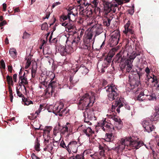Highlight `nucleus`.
Wrapping results in <instances>:
<instances>
[{"instance_id":"nucleus-1","label":"nucleus","mask_w":159,"mask_h":159,"mask_svg":"<svg viewBox=\"0 0 159 159\" xmlns=\"http://www.w3.org/2000/svg\"><path fill=\"white\" fill-rule=\"evenodd\" d=\"M79 99L77 101L79 109L85 110L83 113L84 121L88 124L89 123V125H91L92 123L89 122V120H96L97 118L95 116L94 111L88 108L93 106L94 102L95 97L93 95L90 96L89 93H86Z\"/></svg>"},{"instance_id":"nucleus-2","label":"nucleus","mask_w":159,"mask_h":159,"mask_svg":"<svg viewBox=\"0 0 159 159\" xmlns=\"http://www.w3.org/2000/svg\"><path fill=\"white\" fill-rule=\"evenodd\" d=\"M43 78V81L41 79V82L43 85L47 88L45 90V95L46 97L48 98L52 96V93L54 92L55 88L57 87V83L52 79L49 82L51 79L45 76V78Z\"/></svg>"},{"instance_id":"nucleus-3","label":"nucleus","mask_w":159,"mask_h":159,"mask_svg":"<svg viewBox=\"0 0 159 159\" xmlns=\"http://www.w3.org/2000/svg\"><path fill=\"white\" fill-rule=\"evenodd\" d=\"M121 144L124 145L125 148L126 147V148L127 147L134 148L136 149H139L143 144V143L134 139L133 136L126 137L125 139H122L120 140Z\"/></svg>"},{"instance_id":"nucleus-4","label":"nucleus","mask_w":159,"mask_h":159,"mask_svg":"<svg viewBox=\"0 0 159 159\" xmlns=\"http://www.w3.org/2000/svg\"><path fill=\"white\" fill-rule=\"evenodd\" d=\"M137 75H131L129 74V82L131 89H133L134 92L135 93L139 91L141 89L138 87L139 84V80L141 74L138 72H137Z\"/></svg>"},{"instance_id":"nucleus-5","label":"nucleus","mask_w":159,"mask_h":159,"mask_svg":"<svg viewBox=\"0 0 159 159\" xmlns=\"http://www.w3.org/2000/svg\"><path fill=\"white\" fill-rule=\"evenodd\" d=\"M117 86L113 84L107 85L103 89H105L107 93V96L110 101H112L117 98L119 95Z\"/></svg>"},{"instance_id":"nucleus-6","label":"nucleus","mask_w":159,"mask_h":159,"mask_svg":"<svg viewBox=\"0 0 159 159\" xmlns=\"http://www.w3.org/2000/svg\"><path fill=\"white\" fill-rule=\"evenodd\" d=\"M93 36L92 33L91 32H89L84 38V45L83 48L84 49L89 50L90 49L91 47H93L95 40V37L93 38Z\"/></svg>"},{"instance_id":"nucleus-7","label":"nucleus","mask_w":159,"mask_h":159,"mask_svg":"<svg viewBox=\"0 0 159 159\" xmlns=\"http://www.w3.org/2000/svg\"><path fill=\"white\" fill-rule=\"evenodd\" d=\"M114 34L111 36L110 43L112 46L116 45L119 43L120 34L118 30L115 31Z\"/></svg>"},{"instance_id":"nucleus-8","label":"nucleus","mask_w":159,"mask_h":159,"mask_svg":"<svg viewBox=\"0 0 159 159\" xmlns=\"http://www.w3.org/2000/svg\"><path fill=\"white\" fill-rule=\"evenodd\" d=\"M78 145L75 141H70L67 146V151L69 153H71V151L73 153H76L77 152Z\"/></svg>"},{"instance_id":"nucleus-9","label":"nucleus","mask_w":159,"mask_h":159,"mask_svg":"<svg viewBox=\"0 0 159 159\" xmlns=\"http://www.w3.org/2000/svg\"><path fill=\"white\" fill-rule=\"evenodd\" d=\"M142 124L143 127L148 133L152 132L155 128L154 126L152 125V122L151 120H144L142 122Z\"/></svg>"},{"instance_id":"nucleus-10","label":"nucleus","mask_w":159,"mask_h":159,"mask_svg":"<svg viewBox=\"0 0 159 159\" xmlns=\"http://www.w3.org/2000/svg\"><path fill=\"white\" fill-rule=\"evenodd\" d=\"M116 57L115 60L112 61V63L113 61L115 62H117L118 63L120 62V70L123 71H125L126 69V67L128 64L126 62V60L125 62H123L122 61V59L121 57V56H120V54H117L116 55Z\"/></svg>"},{"instance_id":"nucleus-11","label":"nucleus","mask_w":159,"mask_h":159,"mask_svg":"<svg viewBox=\"0 0 159 159\" xmlns=\"http://www.w3.org/2000/svg\"><path fill=\"white\" fill-rule=\"evenodd\" d=\"M114 54L112 52V53L110 52L107 55L105 58L104 62L102 65V67L104 68H107L110 65L112 61V58Z\"/></svg>"},{"instance_id":"nucleus-12","label":"nucleus","mask_w":159,"mask_h":159,"mask_svg":"<svg viewBox=\"0 0 159 159\" xmlns=\"http://www.w3.org/2000/svg\"><path fill=\"white\" fill-rule=\"evenodd\" d=\"M72 48L71 47H65L63 46H60L58 48V51L62 56H65L67 54L70 53L72 52Z\"/></svg>"},{"instance_id":"nucleus-13","label":"nucleus","mask_w":159,"mask_h":159,"mask_svg":"<svg viewBox=\"0 0 159 159\" xmlns=\"http://www.w3.org/2000/svg\"><path fill=\"white\" fill-rule=\"evenodd\" d=\"M98 125L99 126H101L102 129L104 131H109L112 125L110 123L107 122L105 119L98 123Z\"/></svg>"},{"instance_id":"nucleus-14","label":"nucleus","mask_w":159,"mask_h":159,"mask_svg":"<svg viewBox=\"0 0 159 159\" xmlns=\"http://www.w3.org/2000/svg\"><path fill=\"white\" fill-rule=\"evenodd\" d=\"M104 6V11L105 14H107L112 10L113 5L111 3L107 2L106 1L103 2Z\"/></svg>"},{"instance_id":"nucleus-15","label":"nucleus","mask_w":159,"mask_h":159,"mask_svg":"<svg viewBox=\"0 0 159 159\" xmlns=\"http://www.w3.org/2000/svg\"><path fill=\"white\" fill-rule=\"evenodd\" d=\"M126 62L128 64L126 67L125 72H128L131 75H136L137 72L132 69V63L129 60H126Z\"/></svg>"},{"instance_id":"nucleus-16","label":"nucleus","mask_w":159,"mask_h":159,"mask_svg":"<svg viewBox=\"0 0 159 159\" xmlns=\"http://www.w3.org/2000/svg\"><path fill=\"white\" fill-rule=\"evenodd\" d=\"M78 70L83 75H86L89 71L88 69L83 64H81L80 66H76L75 70H74V72L75 73Z\"/></svg>"},{"instance_id":"nucleus-17","label":"nucleus","mask_w":159,"mask_h":159,"mask_svg":"<svg viewBox=\"0 0 159 159\" xmlns=\"http://www.w3.org/2000/svg\"><path fill=\"white\" fill-rule=\"evenodd\" d=\"M64 106V105L62 103H60L58 106H55L53 109V113L55 115L59 116Z\"/></svg>"},{"instance_id":"nucleus-18","label":"nucleus","mask_w":159,"mask_h":159,"mask_svg":"<svg viewBox=\"0 0 159 159\" xmlns=\"http://www.w3.org/2000/svg\"><path fill=\"white\" fill-rule=\"evenodd\" d=\"M92 30L95 33L96 35L95 36V37L96 35H98L101 34L103 32V29L101 25H97L95 26H93L92 28Z\"/></svg>"},{"instance_id":"nucleus-19","label":"nucleus","mask_w":159,"mask_h":159,"mask_svg":"<svg viewBox=\"0 0 159 159\" xmlns=\"http://www.w3.org/2000/svg\"><path fill=\"white\" fill-rule=\"evenodd\" d=\"M116 107H117V108L116 109V111L118 113H119L120 112V108L121 107H123L124 104L121 102L120 99H116Z\"/></svg>"},{"instance_id":"nucleus-20","label":"nucleus","mask_w":159,"mask_h":159,"mask_svg":"<svg viewBox=\"0 0 159 159\" xmlns=\"http://www.w3.org/2000/svg\"><path fill=\"white\" fill-rule=\"evenodd\" d=\"M114 139V136H113V134H106L105 138V140L106 141L109 142H111L113 141Z\"/></svg>"},{"instance_id":"nucleus-21","label":"nucleus","mask_w":159,"mask_h":159,"mask_svg":"<svg viewBox=\"0 0 159 159\" xmlns=\"http://www.w3.org/2000/svg\"><path fill=\"white\" fill-rule=\"evenodd\" d=\"M158 112H156L155 113H154L153 115L151 116L150 120H151L152 122V121H157L159 120V113L158 112L159 111V108H158Z\"/></svg>"},{"instance_id":"nucleus-22","label":"nucleus","mask_w":159,"mask_h":159,"mask_svg":"<svg viewBox=\"0 0 159 159\" xmlns=\"http://www.w3.org/2000/svg\"><path fill=\"white\" fill-rule=\"evenodd\" d=\"M140 93L138 96L137 99L138 100H139L140 101H142L145 99L143 96H145L146 95H145L143 92V91H144L143 89H141L140 90Z\"/></svg>"},{"instance_id":"nucleus-23","label":"nucleus","mask_w":159,"mask_h":159,"mask_svg":"<svg viewBox=\"0 0 159 159\" xmlns=\"http://www.w3.org/2000/svg\"><path fill=\"white\" fill-rule=\"evenodd\" d=\"M69 19V20L72 21L74 19H71L70 17V14H68L67 16L65 15H62L60 16V20L61 22H63L67 19Z\"/></svg>"},{"instance_id":"nucleus-24","label":"nucleus","mask_w":159,"mask_h":159,"mask_svg":"<svg viewBox=\"0 0 159 159\" xmlns=\"http://www.w3.org/2000/svg\"><path fill=\"white\" fill-rule=\"evenodd\" d=\"M19 79L21 80V81L20 84H23L25 89H26V88L25 86V85L27 84H28V82L27 78H26V77H24L22 78V76H20Z\"/></svg>"},{"instance_id":"nucleus-25","label":"nucleus","mask_w":159,"mask_h":159,"mask_svg":"<svg viewBox=\"0 0 159 159\" xmlns=\"http://www.w3.org/2000/svg\"><path fill=\"white\" fill-rule=\"evenodd\" d=\"M83 131L88 137H89L91 134L94 133V131L92 130L91 128L89 127L86 129H83Z\"/></svg>"},{"instance_id":"nucleus-26","label":"nucleus","mask_w":159,"mask_h":159,"mask_svg":"<svg viewBox=\"0 0 159 159\" xmlns=\"http://www.w3.org/2000/svg\"><path fill=\"white\" fill-rule=\"evenodd\" d=\"M70 159H84V154H76L75 156L73 155L70 157Z\"/></svg>"},{"instance_id":"nucleus-27","label":"nucleus","mask_w":159,"mask_h":159,"mask_svg":"<svg viewBox=\"0 0 159 159\" xmlns=\"http://www.w3.org/2000/svg\"><path fill=\"white\" fill-rule=\"evenodd\" d=\"M9 53L11 56L13 58H15L16 56V50L14 48H11L9 50Z\"/></svg>"},{"instance_id":"nucleus-28","label":"nucleus","mask_w":159,"mask_h":159,"mask_svg":"<svg viewBox=\"0 0 159 159\" xmlns=\"http://www.w3.org/2000/svg\"><path fill=\"white\" fill-rule=\"evenodd\" d=\"M112 19L106 17L104 20L103 21V24L105 26L108 27L110 25V22Z\"/></svg>"},{"instance_id":"nucleus-29","label":"nucleus","mask_w":159,"mask_h":159,"mask_svg":"<svg viewBox=\"0 0 159 159\" xmlns=\"http://www.w3.org/2000/svg\"><path fill=\"white\" fill-rule=\"evenodd\" d=\"M90 156L94 159H100L102 157L98 152H95L93 154L90 155Z\"/></svg>"},{"instance_id":"nucleus-30","label":"nucleus","mask_w":159,"mask_h":159,"mask_svg":"<svg viewBox=\"0 0 159 159\" xmlns=\"http://www.w3.org/2000/svg\"><path fill=\"white\" fill-rule=\"evenodd\" d=\"M60 24L63 26L66 27V28H68V29H72L73 26L70 25V24L69 23H68L66 21H65L64 22H62Z\"/></svg>"},{"instance_id":"nucleus-31","label":"nucleus","mask_w":159,"mask_h":159,"mask_svg":"<svg viewBox=\"0 0 159 159\" xmlns=\"http://www.w3.org/2000/svg\"><path fill=\"white\" fill-rule=\"evenodd\" d=\"M7 81L8 84L10 85L11 84L12 86L14 85L13 82L11 77L8 75L6 77Z\"/></svg>"},{"instance_id":"nucleus-32","label":"nucleus","mask_w":159,"mask_h":159,"mask_svg":"<svg viewBox=\"0 0 159 159\" xmlns=\"http://www.w3.org/2000/svg\"><path fill=\"white\" fill-rule=\"evenodd\" d=\"M91 4H92V6H93L94 7H95V9H94V11L95 10L96 12V11H97L100 12V9L99 8L97 7V5L98 4V2H96L95 1H93L91 2Z\"/></svg>"},{"instance_id":"nucleus-33","label":"nucleus","mask_w":159,"mask_h":159,"mask_svg":"<svg viewBox=\"0 0 159 159\" xmlns=\"http://www.w3.org/2000/svg\"><path fill=\"white\" fill-rule=\"evenodd\" d=\"M22 102L24 103V104L26 105H29L30 104H32L33 102L31 101H29L27 98L25 97L22 98Z\"/></svg>"},{"instance_id":"nucleus-34","label":"nucleus","mask_w":159,"mask_h":159,"mask_svg":"<svg viewBox=\"0 0 159 159\" xmlns=\"http://www.w3.org/2000/svg\"><path fill=\"white\" fill-rule=\"evenodd\" d=\"M145 96L148 97V98L149 100H153L154 99H156L157 98H159V96L156 97L155 94H152V95H146Z\"/></svg>"},{"instance_id":"nucleus-35","label":"nucleus","mask_w":159,"mask_h":159,"mask_svg":"<svg viewBox=\"0 0 159 159\" xmlns=\"http://www.w3.org/2000/svg\"><path fill=\"white\" fill-rule=\"evenodd\" d=\"M43 53L44 54L50 55L51 53V51L49 48L46 47L43 49Z\"/></svg>"},{"instance_id":"nucleus-36","label":"nucleus","mask_w":159,"mask_h":159,"mask_svg":"<svg viewBox=\"0 0 159 159\" xmlns=\"http://www.w3.org/2000/svg\"><path fill=\"white\" fill-rule=\"evenodd\" d=\"M9 92L10 94V101L11 102H12L13 96L12 95V88L10 85L8 86Z\"/></svg>"},{"instance_id":"nucleus-37","label":"nucleus","mask_w":159,"mask_h":159,"mask_svg":"<svg viewBox=\"0 0 159 159\" xmlns=\"http://www.w3.org/2000/svg\"><path fill=\"white\" fill-rule=\"evenodd\" d=\"M69 110L67 108H65L62 109L59 116H62L63 115H65L67 113L68 114Z\"/></svg>"},{"instance_id":"nucleus-38","label":"nucleus","mask_w":159,"mask_h":159,"mask_svg":"<svg viewBox=\"0 0 159 159\" xmlns=\"http://www.w3.org/2000/svg\"><path fill=\"white\" fill-rule=\"evenodd\" d=\"M136 57V54H135L134 53H132L129 56V58L127 59L126 60H129L131 61V63H132L133 61V60Z\"/></svg>"},{"instance_id":"nucleus-39","label":"nucleus","mask_w":159,"mask_h":159,"mask_svg":"<svg viewBox=\"0 0 159 159\" xmlns=\"http://www.w3.org/2000/svg\"><path fill=\"white\" fill-rule=\"evenodd\" d=\"M39 147H40V143H39V141L38 139V138H37L36 141H35V150L36 151H40L39 150Z\"/></svg>"},{"instance_id":"nucleus-40","label":"nucleus","mask_w":159,"mask_h":159,"mask_svg":"<svg viewBox=\"0 0 159 159\" xmlns=\"http://www.w3.org/2000/svg\"><path fill=\"white\" fill-rule=\"evenodd\" d=\"M80 38L79 36H78L77 38H75L72 41V44H75V45L76 46V44L80 41Z\"/></svg>"},{"instance_id":"nucleus-41","label":"nucleus","mask_w":159,"mask_h":159,"mask_svg":"<svg viewBox=\"0 0 159 159\" xmlns=\"http://www.w3.org/2000/svg\"><path fill=\"white\" fill-rule=\"evenodd\" d=\"M123 32L125 34H127L128 33H129L131 34H133L134 32L132 29L129 28L125 29V30L123 31Z\"/></svg>"},{"instance_id":"nucleus-42","label":"nucleus","mask_w":159,"mask_h":159,"mask_svg":"<svg viewBox=\"0 0 159 159\" xmlns=\"http://www.w3.org/2000/svg\"><path fill=\"white\" fill-rule=\"evenodd\" d=\"M52 148L51 144H49L44 148L43 149L44 151H48L50 152V151L51 150Z\"/></svg>"},{"instance_id":"nucleus-43","label":"nucleus","mask_w":159,"mask_h":159,"mask_svg":"<svg viewBox=\"0 0 159 159\" xmlns=\"http://www.w3.org/2000/svg\"><path fill=\"white\" fill-rule=\"evenodd\" d=\"M5 65L4 60L3 59H1L0 61V68L5 69Z\"/></svg>"},{"instance_id":"nucleus-44","label":"nucleus","mask_w":159,"mask_h":159,"mask_svg":"<svg viewBox=\"0 0 159 159\" xmlns=\"http://www.w3.org/2000/svg\"><path fill=\"white\" fill-rule=\"evenodd\" d=\"M30 34L25 31L23 33V35L22 37L23 39H26L29 38L30 37Z\"/></svg>"},{"instance_id":"nucleus-45","label":"nucleus","mask_w":159,"mask_h":159,"mask_svg":"<svg viewBox=\"0 0 159 159\" xmlns=\"http://www.w3.org/2000/svg\"><path fill=\"white\" fill-rule=\"evenodd\" d=\"M68 131V128L66 125L62 127V129L61 133L64 134L65 133Z\"/></svg>"},{"instance_id":"nucleus-46","label":"nucleus","mask_w":159,"mask_h":159,"mask_svg":"<svg viewBox=\"0 0 159 159\" xmlns=\"http://www.w3.org/2000/svg\"><path fill=\"white\" fill-rule=\"evenodd\" d=\"M52 127L50 126H46L43 130L44 132H47L48 134L50 133V130L52 129Z\"/></svg>"},{"instance_id":"nucleus-47","label":"nucleus","mask_w":159,"mask_h":159,"mask_svg":"<svg viewBox=\"0 0 159 159\" xmlns=\"http://www.w3.org/2000/svg\"><path fill=\"white\" fill-rule=\"evenodd\" d=\"M48 29V25L46 22L44 23L42 25L41 30H44Z\"/></svg>"},{"instance_id":"nucleus-48","label":"nucleus","mask_w":159,"mask_h":159,"mask_svg":"<svg viewBox=\"0 0 159 159\" xmlns=\"http://www.w3.org/2000/svg\"><path fill=\"white\" fill-rule=\"evenodd\" d=\"M60 145L62 148L66 149L67 150V146H66L64 141H61L60 143Z\"/></svg>"},{"instance_id":"nucleus-49","label":"nucleus","mask_w":159,"mask_h":159,"mask_svg":"<svg viewBox=\"0 0 159 159\" xmlns=\"http://www.w3.org/2000/svg\"><path fill=\"white\" fill-rule=\"evenodd\" d=\"M119 4H123V3H126L128 2L130 0H117Z\"/></svg>"},{"instance_id":"nucleus-50","label":"nucleus","mask_w":159,"mask_h":159,"mask_svg":"<svg viewBox=\"0 0 159 159\" xmlns=\"http://www.w3.org/2000/svg\"><path fill=\"white\" fill-rule=\"evenodd\" d=\"M17 94L18 96L23 98L24 97V95L18 89H16Z\"/></svg>"},{"instance_id":"nucleus-51","label":"nucleus","mask_w":159,"mask_h":159,"mask_svg":"<svg viewBox=\"0 0 159 159\" xmlns=\"http://www.w3.org/2000/svg\"><path fill=\"white\" fill-rule=\"evenodd\" d=\"M31 116H28V118L30 120H34L37 118V116H35L33 114H31Z\"/></svg>"},{"instance_id":"nucleus-52","label":"nucleus","mask_w":159,"mask_h":159,"mask_svg":"<svg viewBox=\"0 0 159 159\" xmlns=\"http://www.w3.org/2000/svg\"><path fill=\"white\" fill-rule=\"evenodd\" d=\"M131 23L130 21L129 20L127 23L125 25V29L129 28V27Z\"/></svg>"},{"instance_id":"nucleus-53","label":"nucleus","mask_w":159,"mask_h":159,"mask_svg":"<svg viewBox=\"0 0 159 159\" xmlns=\"http://www.w3.org/2000/svg\"><path fill=\"white\" fill-rule=\"evenodd\" d=\"M98 152L99 153V154H100V155H101L102 157H104L105 155V150H100L99 151V152Z\"/></svg>"},{"instance_id":"nucleus-54","label":"nucleus","mask_w":159,"mask_h":159,"mask_svg":"<svg viewBox=\"0 0 159 159\" xmlns=\"http://www.w3.org/2000/svg\"><path fill=\"white\" fill-rule=\"evenodd\" d=\"M31 63V58L30 57H29L27 60L26 64H27V66H30Z\"/></svg>"},{"instance_id":"nucleus-55","label":"nucleus","mask_w":159,"mask_h":159,"mask_svg":"<svg viewBox=\"0 0 159 159\" xmlns=\"http://www.w3.org/2000/svg\"><path fill=\"white\" fill-rule=\"evenodd\" d=\"M31 157L32 159H40V158L36 156L34 153H33L31 154Z\"/></svg>"},{"instance_id":"nucleus-56","label":"nucleus","mask_w":159,"mask_h":159,"mask_svg":"<svg viewBox=\"0 0 159 159\" xmlns=\"http://www.w3.org/2000/svg\"><path fill=\"white\" fill-rule=\"evenodd\" d=\"M8 71L11 73L12 72V67L11 65L7 66Z\"/></svg>"},{"instance_id":"nucleus-57","label":"nucleus","mask_w":159,"mask_h":159,"mask_svg":"<svg viewBox=\"0 0 159 159\" xmlns=\"http://www.w3.org/2000/svg\"><path fill=\"white\" fill-rule=\"evenodd\" d=\"M134 53L135 54H136V57L140 56L142 54V52L141 51H139L138 50L136 51V52Z\"/></svg>"},{"instance_id":"nucleus-58","label":"nucleus","mask_w":159,"mask_h":159,"mask_svg":"<svg viewBox=\"0 0 159 159\" xmlns=\"http://www.w3.org/2000/svg\"><path fill=\"white\" fill-rule=\"evenodd\" d=\"M68 14H70V17H71V15H72L73 17H75V13H73L72 11H71V10H70L69 11V12L68 13Z\"/></svg>"},{"instance_id":"nucleus-59","label":"nucleus","mask_w":159,"mask_h":159,"mask_svg":"<svg viewBox=\"0 0 159 159\" xmlns=\"http://www.w3.org/2000/svg\"><path fill=\"white\" fill-rule=\"evenodd\" d=\"M152 79V80H151L152 82L153 83V82H155L156 83H157V79L156 78H152L151 77L150 79H149V78L148 79V80H150V79Z\"/></svg>"},{"instance_id":"nucleus-60","label":"nucleus","mask_w":159,"mask_h":159,"mask_svg":"<svg viewBox=\"0 0 159 159\" xmlns=\"http://www.w3.org/2000/svg\"><path fill=\"white\" fill-rule=\"evenodd\" d=\"M122 125L123 122L120 119L119 120V121L116 123V125H120L121 126V125Z\"/></svg>"},{"instance_id":"nucleus-61","label":"nucleus","mask_w":159,"mask_h":159,"mask_svg":"<svg viewBox=\"0 0 159 159\" xmlns=\"http://www.w3.org/2000/svg\"><path fill=\"white\" fill-rule=\"evenodd\" d=\"M7 22L5 20H4L3 21H2L0 23V27H2L5 25L6 24Z\"/></svg>"},{"instance_id":"nucleus-62","label":"nucleus","mask_w":159,"mask_h":159,"mask_svg":"<svg viewBox=\"0 0 159 159\" xmlns=\"http://www.w3.org/2000/svg\"><path fill=\"white\" fill-rule=\"evenodd\" d=\"M17 74H15L13 75V80L14 82H16V78H17Z\"/></svg>"},{"instance_id":"nucleus-63","label":"nucleus","mask_w":159,"mask_h":159,"mask_svg":"<svg viewBox=\"0 0 159 159\" xmlns=\"http://www.w3.org/2000/svg\"><path fill=\"white\" fill-rule=\"evenodd\" d=\"M123 103L124 104L123 107H124L126 109L128 110H129L130 109V107L128 105L125 104L124 103Z\"/></svg>"},{"instance_id":"nucleus-64","label":"nucleus","mask_w":159,"mask_h":159,"mask_svg":"<svg viewBox=\"0 0 159 159\" xmlns=\"http://www.w3.org/2000/svg\"><path fill=\"white\" fill-rule=\"evenodd\" d=\"M3 10L4 11H5L6 10L7 8V5L6 4L4 3L2 4Z\"/></svg>"}]
</instances>
